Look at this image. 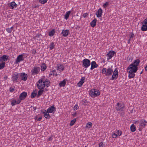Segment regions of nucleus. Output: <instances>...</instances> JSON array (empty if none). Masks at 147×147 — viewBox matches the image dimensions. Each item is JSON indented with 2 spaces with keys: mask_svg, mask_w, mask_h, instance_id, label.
Instances as JSON below:
<instances>
[{
  "mask_svg": "<svg viewBox=\"0 0 147 147\" xmlns=\"http://www.w3.org/2000/svg\"><path fill=\"white\" fill-rule=\"evenodd\" d=\"M100 94V91L98 90L95 89H91L90 92V96L94 98L98 96Z\"/></svg>",
  "mask_w": 147,
  "mask_h": 147,
  "instance_id": "obj_1",
  "label": "nucleus"
},
{
  "mask_svg": "<svg viewBox=\"0 0 147 147\" xmlns=\"http://www.w3.org/2000/svg\"><path fill=\"white\" fill-rule=\"evenodd\" d=\"M138 67H136L133 64H131L127 67V72H136L137 70Z\"/></svg>",
  "mask_w": 147,
  "mask_h": 147,
  "instance_id": "obj_2",
  "label": "nucleus"
},
{
  "mask_svg": "<svg viewBox=\"0 0 147 147\" xmlns=\"http://www.w3.org/2000/svg\"><path fill=\"white\" fill-rule=\"evenodd\" d=\"M116 110L118 111H123L125 107V105L123 103L118 102L117 104Z\"/></svg>",
  "mask_w": 147,
  "mask_h": 147,
  "instance_id": "obj_3",
  "label": "nucleus"
},
{
  "mask_svg": "<svg viewBox=\"0 0 147 147\" xmlns=\"http://www.w3.org/2000/svg\"><path fill=\"white\" fill-rule=\"evenodd\" d=\"M37 87L40 90L43 89L45 86V82H43V81L41 79H40L37 83Z\"/></svg>",
  "mask_w": 147,
  "mask_h": 147,
  "instance_id": "obj_4",
  "label": "nucleus"
},
{
  "mask_svg": "<svg viewBox=\"0 0 147 147\" xmlns=\"http://www.w3.org/2000/svg\"><path fill=\"white\" fill-rule=\"evenodd\" d=\"M90 64V62L89 60L85 59L82 61V66L83 67H88Z\"/></svg>",
  "mask_w": 147,
  "mask_h": 147,
  "instance_id": "obj_5",
  "label": "nucleus"
},
{
  "mask_svg": "<svg viewBox=\"0 0 147 147\" xmlns=\"http://www.w3.org/2000/svg\"><path fill=\"white\" fill-rule=\"evenodd\" d=\"M40 71V68L39 67H34L31 70V74L34 76L38 74Z\"/></svg>",
  "mask_w": 147,
  "mask_h": 147,
  "instance_id": "obj_6",
  "label": "nucleus"
},
{
  "mask_svg": "<svg viewBox=\"0 0 147 147\" xmlns=\"http://www.w3.org/2000/svg\"><path fill=\"white\" fill-rule=\"evenodd\" d=\"M23 54L20 55L17 57L15 61V63L16 64H18L20 62L23 61L24 60V58L23 57Z\"/></svg>",
  "mask_w": 147,
  "mask_h": 147,
  "instance_id": "obj_7",
  "label": "nucleus"
},
{
  "mask_svg": "<svg viewBox=\"0 0 147 147\" xmlns=\"http://www.w3.org/2000/svg\"><path fill=\"white\" fill-rule=\"evenodd\" d=\"M118 71L117 69H115L111 78V80H114L115 79H117L118 76Z\"/></svg>",
  "mask_w": 147,
  "mask_h": 147,
  "instance_id": "obj_8",
  "label": "nucleus"
},
{
  "mask_svg": "<svg viewBox=\"0 0 147 147\" xmlns=\"http://www.w3.org/2000/svg\"><path fill=\"white\" fill-rule=\"evenodd\" d=\"M27 93L25 92H23L21 93L19 96V98L20 100H23L26 97Z\"/></svg>",
  "mask_w": 147,
  "mask_h": 147,
  "instance_id": "obj_9",
  "label": "nucleus"
},
{
  "mask_svg": "<svg viewBox=\"0 0 147 147\" xmlns=\"http://www.w3.org/2000/svg\"><path fill=\"white\" fill-rule=\"evenodd\" d=\"M18 74H14L12 77V80L13 82L16 83L18 82Z\"/></svg>",
  "mask_w": 147,
  "mask_h": 147,
  "instance_id": "obj_10",
  "label": "nucleus"
},
{
  "mask_svg": "<svg viewBox=\"0 0 147 147\" xmlns=\"http://www.w3.org/2000/svg\"><path fill=\"white\" fill-rule=\"evenodd\" d=\"M113 72V70L111 68H109L107 69L105 76L109 77L112 75Z\"/></svg>",
  "mask_w": 147,
  "mask_h": 147,
  "instance_id": "obj_11",
  "label": "nucleus"
},
{
  "mask_svg": "<svg viewBox=\"0 0 147 147\" xmlns=\"http://www.w3.org/2000/svg\"><path fill=\"white\" fill-rule=\"evenodd\" d=\"M42 113L44 114V116L47 119H49L51 117V116L48 113H49L48 111H46L45 110H42Z\"/></svg>",
  "mask_w": 147,
  "mask_h": 147,
  "instance_id": "obj_12",
  "label": "nucleus"
},
{
  "mask_svg": "<svg viewBox=\"0 0 147 147\" xmlns=\"http://www.w3.org/2000/svg\"><path fill=\"white\" fill-rule=\"evenodd\" d=\"M147 121L144 119H142L140 121V125L141 127H144L146 125Z\"/></svg>",
  "mask_w": 147,
  "mask_h": 147,
  "instance_id": "obj_13",
  "label": "nucleus"
},
{
  "mask_svg": "<svg viewBox=\"0 0 147 147\" xmlns=\"http://www.w3.org/2000/svg\"><path fill=\"white\" fill-rule=\"evenodd\" d=\"M28 76L26 74L24 73H22L21 74V78L22 80L24 81H26L27 79Z\"/></svg>",
  "mask_w": 147,
  "mask_h": 147,
  "instance_id": "obj_14",
  "label": "nucleus"
},
{
  "mask_svg": "<svg viewBox=\"0 0 147 147\" xmlns=\"http://www.w3.org/2000/svg\"><path fill=\"white\" fill-rule=\"evenodd\" d=\"M102 10L101 8H99L96 13V15L97 17L98 18H100L101 17L102 15Z\"/></svg>",
  "mask_w": 147,
  "mask_h": 147,
  "instance_id": "obj_15",
  "label": "nucleus"
},
{
  "mask_svg": "<svg viewBox=\"0 0 147 147\" xmlns=\"http://www.w3.org/2000/svg\"><path fill=\"white\" fill-rule=\"evenodd\" d=\"M47 110L49 113H51L56 111V108L54 105H53L49 107Z\"/></svg>",
  "mask_w": 147,
  "mask_h": 147,
  "instance_id": "obj_16",
  "label": "nucleus"
},
{
  "mask_svg": "<svg viewBox=\"0 0 147 147\" xmlns=\"http://www.w3.org/2000/svg\"><path fill=\"white\" fill-rule=\"evenodd\" d=\"M9 56L7 55H4L0 58V61L3 62L4 61H7L8 59Z\"/></svg>",
  "mask_w": 147,
  "mask_h": 147,
  "instance_id": "obj_17",
  "label": "nucleus"
},
{
  "mask_svg": "<svg viewBox=\"0 0 147 147\" xmlns=\"http://www.w3.org/2000/svg\"><path fill=\"white\" fill-rule=\"evenodd\" d=\"M69 34V30H63L61 32V34L64 37H66Z\"/></svg>",
  "mask_w": 147,
  "mask_h": 147,
  "instance_id": "obj_18",
  "label": "nucleus"
},
{
  "mask_svg": "<svg viewBox=\"0 0 147 147\" xmlns=\"http://www.w3.org/2000/svg\"><path fill=\"white\" fill-rule=\"evenodd\" d=\"M115 52L113 51H110L109 53L107 54V56L109 57V59H111L112 57L113 56Z\"/></svg>",
  "mask_w": 147,
  "mask_h": 147,
  "instance_id": "obj_19",
  "label": "nucleus"
},
{
  "mask_svg": "<svg viewBox=\"0 0 147 147\" xmlns=\"http://www.w3.org/2000/svg\"><path fill=\"white\" fill-rule=\"evenodd\" d=\"M91 67L90 69L92 70L95 68L97 67L98 66V65L96 64V63L95 61H93L91 63Z\"/></svg>",
  "mask_w": 147,
  "mask_h": 147,
  "instance_id": "obj_20",
  "label": "nucleus"
},
{
  "mask_svg": "<svg viewBox=\"0 0 147 147\" xmlns=\"http://www.w3.org/2000/svg\"><path fill=\"white\" fill-rule=\"evenodd\" d=\"M10 4L9 7H11V8L13 9L14 7H16L17 6V4L14 1H13L9 3Z\"/></svg>",
  "mask_w": 147,
  "mask_h": 147,
  "instance_id": "obj_21",
  "label": "nucleus"
},
{
  "mask_svg": "<svg viewBox=\"0 0 147 147\" xmlns=\"http://www.w3.org/2000/svg\"><path fill=\"white\" fill-rule=\"evenodd\" d=\"M41 70L42 71H44L47 68L46 64L44 63H42L40 65Z\"/></svg>",
  "mask_w": 147,
  "mask_h": 147,
  "instance_id": "obj_22",
  "label": "nucleus"
},
{
  "mask_svg": "<svg viewBox=\"0 0 147 147\" xmlns=\"http://www.w3.org/2000/svg\"><path fill=\"white\" fill-rule=\"evenodd\" d=\"M97 20L94 18L90 23V25L92 27H94L96 25Z\"/></svg>",
  "mask_w": 147,
  "mask_h": 147,
  "instance_id": "obj_23",
  "label": "nucleus"
},
{
  "mask_svg": "<svg viewBox=\"0 0 147 147\" xmlns=\"http://www.w3.org/2000/svg\"><path fill=\"white\" fill-rule=\"evenodd\" d=\"M66 84V82L65 80L62 81H61L59 84V86L60 87H64Z\"/></svg>",
  "mask_w": 147,
  "mask_h": 147,
  "instance_id": "obj_24",
  "label": "nucleus"
},
{
  "mask_svg": "<svg viewBox=\"0 0 147 147\" xmlns=\"http://www.w3.org/2000/svg\"><path fill=\"white\" fill-rule=\"evenodd\" d=\"M140 60L139 59H137L134 61V63L133 64L134 65V66L136 67H138L139 63H140Z\"/></svg>",
  "mask_w": 147,
  "mask_h": 147,
  "instance_id": "obj_25",
  "label": "nucleus"
},
{
  "mask_svg": "<svg viewBox=\"0 0 147 147\" xmlns=\"http://www.w3.org/2000/svg\"><path fill=\"white\" fill-rule=\"evenodd\" d=\"M52 75H53V76H57V74L55 70H54L52 71H51L50 72V73L49 74V77H51Z\"/></svg>",
  "mask_w": 147,
  "mask_h": 147,
  "instance_id": "obj_26",
  "label": "nucleus"
},
{
  "mask_svg": "<svg viewBox=\"0 0 147 147\" xmlns=\"http://www.w3.org/2000/svg\"><path fill=\"white\" fill-rule=\"evenodd\" d=\"M146 24H143L141 27V30L143 31H146L147 30V25Z\"/></svg>",
  "mask_w": 147,
  "mask_h": 147,
  "instance_id": "obj_27",
  "label": "nucleus"
},
{
  "mask_svg": "<svg viewBox=\"0 0 147 147\" xmlns=\"http://www.w3.org/2000/svg\"><path fill=\"white\" fill-rule=\"evenodd\" d=\"M55 30L54 29H53L51 31L49 32V35L51 36H53L55 33Z\"/></svg>",
  "mask_w": 147,
  "mask_h": 147,
  "instance_id": "obj_28",
  "label": "nucleus"
},
{
  "mask_svg": "<svg viewBox=\"0 0 147 147\" xmlns=\"http://www.w3.org/2000/svg\"><path fill=\"white\" fill-rule=\"evenodd\" d=\"M128 73H129L128 76L129 78H133L135 76V74L134 73V72H129Z\"/></svg>",
  "mask_w": 147,
  "mask_h": 147,
  "instance_id": "obj_29",
  "label": "nucleus"
},
{
  "mask_svg": "<svg viewBox=\"0 0 147 147\" xmlns=\"http://www.w3.org/2000/svg\"><path fill=\"white\" fill-rule=\"evenodd\" d=\"M70 11H69L67 12L65 14V19L67 20V19L68 18L69 14L71 13Z\"/></svg>",
  "mask_w": 147,
  "mask_h": 147,
  "instance_id": "obj_30",
  "label": "nucleus"
},
{
  "mask_svg": "<svg viewBox=\"0 0 147 147\" xmlns=\"http://www.w3.org/2000/svg\"><path fill=\"white\" fill-rule=\"evenodd\" d=\"M131 130L132 132H134L136 130V127L135 125L133 124L130 127Z\"/></svg>",
  "mask_w": 147,
  "mask_h": 147,
  "instance_id": "obj_31",
  "label": "nucleus"
},
{
  "mask_svg": "<svg viewBox=\"0 0 147 147\" xmlns=\"http://www.w3.org/2000/svg\"><path fill=\"white\" fill-rule=\"evenodd\" d=\"M61 69V71H63L64 69V66L63 65H57V69Z\"/></svg>",
  "mask_w": 147,
  "mask_h": 147,
  "instance_id": "obj_32",
  "label": "nucleus"
},
{
  "mask_svg": "<svg viewBox=\"0 0 147 147\" xmlns=\"http://www.w3.org/2000/svg\"><path fill=\"white\" fill-rule=\"evenodd\" d=\"M45 91L44 89L40 90L38 91L37 95V96L38 97L40 96L42 93Z\"/></svg>",
  "mask_w": 147,
  "mask_h": 147,
  "instance_id": "obj_33",
  "label": "nucleus"
},
{
  "mask_svg": "<svg viewBox=\"0 0 147 147\" xmlns=\"http://www.w3.org/2000/svg\"><path fill=\"white\" fill-rule=\"evenodd\" d=\"M5 62H2L0 63V69H3L5 66Z\"/></svg>",
  "mask_w": 147,
  "mask_h": 147,
  "instance_id": "obj_34",
  "label": "nucleus"
},
{
  "mask_svg": "<svg viewBox=\"0 0 147 147\" xmlns=\"http://www.w3.org/2000/svg\"><path fill=\"white\" fill-rule=\"evenodd\" d=\"M92 123L90 122H89L87 123L86 127H87L88 128H90L92 126Z\"/></svg>",
  "mask_w": 147,
  "mask_h": 147,
  "instance_id": "obj_35",
  "label": "nucleus"
},
{
  "mask_svg": "<svg viewBox=\"0 0 147 147\" xmlns=\"http://www.w3.org/2000/svg\"><path fill=\"white\" fill-rule=\"evenodd\" d=\"M37 95V93L32 92L31 95V97L32 98H34Z\"/></svg>",
  "mask_w": 147,
  "mask_h": 147,
  "instance_id": "obj_36",
  "label": "nucleus"
},
{
  "mask_svg": "<svg viewBox=\"0 0 147 147\" xmlns=\"http://www.w3.org/2000/svg\"><path fill=\"white\" fill-rule=\"evenodd\" d=\"M76 121V119H73V120H72L71 121L70 125L71 126L73 125L74 124V123H75Z\"/></svg>",
  "mask_w": 147,
  "mask_h": 147,
  "instance_id": "obj_37",
  "label": "nucleus"
},
{
  "mask_svg": "<svg viewBox=\"0 0 147 147\" xmlns=\"http://www.w3.org/2000/svg\"><path fill=\"white\" fill-rule=\"evenodd\" d=\"M49 82L48 80H46L45 81H43V82H45V86L46 85L47 87H48L50 86L49 83H48Z\"/></svg>",
  "mask_w": 147,
  "mask_h": 147,
  "instance_id": "obj_38",
  "label": "nucleus"
},
{
  "mask_svg": "<svg viewBox=\"0 0 147 147\" xmlns=\"http://www.w3.org/2000/svg\"><path fill=\"white\" fill-rule=\"evenodd\" d=\"M107 69L105 68H103L102 70V73L103 74H105L106 73Z\"/></svg>",
  "mask_w": 147,
  "mask_h": 147,
  "instance_id": "obj_39",
  "label": "nucleus"
},
{
  "mask_svg": "<svg viewBox=\"0 0 147 147\" xmlns=\"http://www.w3.org/2000/svg\"><path fill=\"white\" fill-rule=\"evenodd\" d=\"M54 46V43L52 42L51 43L50 47V49H53Z\"/></svg>",
  "mask_w": 147,
  "mask_h": 147,
  "instance_id": "obj_40",
  "label": "nucleus"
},
{
  "mask_svg": "<svg viewBox=\"0 0 147 147\" xmlns=\"http://www.w3.org/2000/svg\"><path fill=\"white\" fill-rule=\"evenodd\" d=\"M47 0H39V1L42 4H44L47 2Z\"/></svg>",
  "mask_w": 147,
  "mask_h": 147,
  "instance_id": "obj_41",
  "label": "nucleus"
},
{
  "mask_svg": "<svg viewBox=\"0 0 147 147\" xmlns=\"http://www.w3.org/2000/svg\"><path fill=\"white\" fill-rule=\"evenodd\" d=\"M83 83H84V82L80 81L78 83L77 85L78 86L80 87H81V86H82V85L83 84Z\"/></svg>",
  "mask_w": 147,
  "mask_h": 147,
  "instance_id": "obj_42",
  "label": "nucleus"
},
{
  "mask_svg": "<svg viewBox=\"0 0 147 147\" xmlns=\"http://www.w3.org/2000/svg\"><path fill=\"white\" fill-rule=\"evenodd\" d=\"M16 101L15 100H13L11 102V105L12 106H14L16 105Z\"/></svg>",
  "mask_w": 147,
  "mask_h": 147,
  "instance_id": "obj_43",
  "label": "nucleus"
},
{
  "mask_svg": "<svg viewBox=\"0 0 147 147\" xmlns=\"http://www.w3.org/2000/svg\"><path fill=\"white\" fill-rule=\"evenodd\" d=\"M116 134H117V136H120L121 135L122 131H121L118 130L116 132Z\"/></svg>",
  "mask_w": 147,
  "mask_h": 147,
  "instance_id": "obj_44",
  "label": "nucleus"
},
{
  "mask_svg": "<svg viewBox=\"0 0 147 147\" xmlns=\"http://www.w3.org/2000/svg\"><path fill=\"white\" fill-rule=\"evenodd\" d=\"M109 5V2H106L103 5V7L104 8L106 7Z\"/></svg>",
  "mask_w": 147,
  "mask_h": 147,
  "instance_id": "obj_45",
  "label": "nucleus"
},
{
  "mask_svg": "<svg viewBox=\"0 0 147 147\" xmlns=\"http://www.w3.org/2000/svg\"><path fill=\"white\" fill-rule=\"evenodd\" d=\"M134 36V34L133 32H131V36L129 38V40H131L132 39V38Z\"/></svg>",
  "mask_w": 147,
  "mask_h": 147,
  "instance_id": "obj_46",
  "label": "nucleus"
},
{
  "mask_svg": "<svg viewBox=\"0 0 147 147\" xmlns=\"http://www.w3.org/2000/svg\"><path fill=\"white\" fill-rule=\"evenodd\" d=\"M6 30L9 33H11L12 31L11 30V29L9 28H7L6 29Z\"/></svg>",
  "mask_w": 147,
  "mask_h": 147,
  "instance_id": "obj_47",
  "label": "nucleus"
},
{
  "mask_svg": "<svg viewBox=\"0 0 147 147\" xmlns=\"http://www.w3.org/2000/svg\"><path fill=\"white\" fill-rule=\"evenodd\" d=\"M99 147H104L103 142H101L99 143Z\"/></svg>",
  "mask_w": 147,
  "mask_h": 147,
  "instance_id": "obj_48",
  "label": "nucleus"
},
{
  "mask_svg": "<svg viewBox=\"0 0 147 147\" xmlns=\"http://www.w3.org/2000/svg\"><path fill=\"white\" fill-rule=\"evenodd\" d=\"M78 105H75L74 107V111L78 109Z\"/></svg>",
  "mask_w": 147,
  "mask_h": 147,
  "instance_id": "obj_49",
  "label": "nucleus"
},
{
  "mask_svg": "<svg viewBox=\"0 0 147 147\" xmlns=\"http://www.w3.org/2000/svg\"><path fill=\"white\" fill-rule=\"evenodd\" d=\"M15 90V89L14 88H13L11 87H10L9 89V90L11 92H13Z\"/></svg>",
  "mask_w": 147,
  "mask_h": 147,
  "instance_id": "obj_50",
  "label": "nucleus"
},
{
  "mask_svg": "<svg viewBox=\"0 0 147 147\" xmlns=\"http://www.w3.org/2000/svg\"><path fill=\"white\" fill-rule=\"evenodd\" d=\"M32 51V53L33 54H35L36 52V50L35 49H33Z\"/></svg>",
  "mask_w": 147,
  "mask_h": 147,
  "instance_id": "obj_51",
  "label": "nucleus"
},
{
  "mask_svg": "<svg viewBox=\"0 0 147 147\" xmlns=\"http://www.w3.org/2000/svg\"><path fill=\"white\" fill-rule=\"evenodd\" d=\"M85 77H83L82 78L80 81L81 82H84V80H85Z\"/></svg>",
  "mask_w": 147,
  "mask_h": 147,
  "instance_id": "obj_52",
  "label": "nucleus"
},
{
  "mask_svg": "<svg viewBox=\"0 0 147 147\" xmlns=\"http://www.w3.org/2000/svg\"><path fill=\"white\" fill-rule=\"evenodd\" d=\"M88 15V13H84L83 15V16L84 18H86V17Z\"/></svg>",
  "mask_w": 147,
  "mask_h": 147,
  "instance_id": "obj_53",
  "label": "nucleus"
},
{
  "mask_svg": "<svg viewBox=\"0 0 147 147\" xmlns=\"http://www.w3.org/2000/svg\"><path fill=\"white\" fill-rule=\"evenodd\" d=\"M112 136L113 138H116L117 136V134H116V133H114L113 135Z\"/></svg>",
  "mask_w": 147,
  "mask_h": 147,
  "instance_id": "obj_54",
  "label": "nucleus"
},
{
  "mask_svg": "<svg viewBox=\"0 0 147 147\" xmlns=\"http://www.w3.org/2000/svg\"><path fill=\"white\" fill-rule=\"evenodd\" d=\"M21 100H20H20L19 99L17 101H16V104H19L21 102Z\"/></svg>",
  "mask_w": 147,
  "mask_h": 147,
  "instance_id": "obj_55",
  "label": "nucleus"
},
{
  "mask_svg": "<svg viewBox=\"0 0 147 147\" xmlns=\"http://www.w3.org/2000/svg\"><path fill=\"white\" fill-rule=\"evenodd\" d=\"M144 24L147 25V19H145L144 21Z\"/></svg>",
  "mask_w": 147,
  "mask_h": 147,
  "instance_id": "obj_56",
  "label": "nucleus"
},
{
  "mask_svg": "<svg viewBox=\"0 0 147 147\" xmlns=\"http://www.w3.org/2000/svg\"><path fill=\"white\" fill-rule=\"evenodd\" d=\"M42 119V117H40L37 119V121H40Z\"/></svg>",
  "mask_w": 147,
  "mask_h": 147,
  "instance_id": "obj_57",
  "label": "nucleus"
},
{
  "mask_svg": "<svg viewBox=\"0 0 147 147\" xmlns=\"http://www.w3.org/2000/svg\"><path fill=\"white\" fill-rule=\"evenodd\" d=\"M52 140V137H50L48 139V141H51Z\"/></svg>",
  "mask_w": 147,
  "mask_h": 147,
  "instance_id": "obj_58",
  "label": "nucleus"
},
{
  "mask_svg": "<svg viewBox=\"0 0 147 147\" xmlns=\"http://www.w3.org/2000/svg\"><path fill=\"white\" fill-rule=\"evenodd\" d=\"M4 78L5 80H7V76H5L4 77Z\"/></svg>",
  "mask_w": 147,
  "mask_h": 147,
  "instance_id": "obj_59",
  "label": "nucleus"
},
{
  "mask_svg": "<svg viewBox=\"0 0 147 147\" xmlns=\"http://www.w3.org/2000/svg\"><path fill=\"white\" fill-rule=\"evenodd\" d=\"M132 60V59L131 58V57H130L129 59L128 60V61H131Z\"/></svg>",
  "mask_w": 147,
  "mask_h": 147,
  "instance_id": "obj_60",
  "label": "nucleus"
},
{
  "mask_svg": "<svg viewBox=\"0 0 147 147\" xmlns=\"http://www.w3.org/2000/svg\"><path fill=\"white\" fill-rule=\"evenodd\" d=\"M39 7V6L37 5H36V6H35L34 7V8H36V7Z\"/></svg>",
  "mask_w": 147,
  "mask_h": 147,
  "instance_id": "obj_61",
  "label": "nucleus"
},
{
  "mask_svg": "<svg viewBox=\"0 0 147 147\" xmlns=\"http://www.w3.org/2000/svg\"><path fill=\"white\" fill-rule=\"evenodd\" d=\"M145 69L146 71H147V65L146 66V67H145Z\"/></svg>",
  "mask_w": 147,
  "mask_h": 147,
  "instance_id": "obj_62",
  "label": "nucleus"
},
{
  "mask_svg": "<svg viewBox=\"0 0 147 147\" xmlns=\"http://www.w3.org/2000/svg\"><path fill=\"white\" fill-rule=\"evenodd\" d=\"M39 36H39V35H38V34H37V35L36 36H35V37H37V38H38V37H39Z\"/></svg>",
  "mask_w": 147,
  "mask_h": 147,
  "instance_id": "obj_63",
  "label": "nucleus"
},
{
  "mask_svg": "<svg viewBox=\"0 0 147 147\" xmlns=\"http://www.w3.org/2000/svg\"><path fill=\"white\" fill-rule=\"evenodd\" d=\"M36 107H33V109L34 110H35L36 109Z\"/></svg>",
  "mask_w": 147,
  "mask_h": 147,
  "instance_id": "obj_64",
  "label": "nucleus"
}]
</instances>
